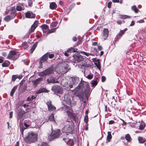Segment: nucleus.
Returning <instances> with one entry per match:
<instances>
[{
	"mask_svg": "<svg viewBox=\"0 0 146 146\" xmlns=\"http://www.w3.org/2000/svg\"><path fill=\"white\" fill-rule=\"evenodd\" d=\"M17 78V76L15 75H13L12 76V80L14 81Z\"/></svg>",
	"mask_w": 146,
	"mask_h": 146,
	"instance_id": "47",
	"label": "nucleus"
},
{
	"mask_svg": "<svg viewBox=\"0 0 146 146\" xmlns=\"http://www.w3.org/2000/svg\"><path fill=\"white\" fill-rule=\"evenodd\" d=\"M64 100L66 103L69 105H71V102L70 96L68 94H66L64 95Z\"/></svg>",
	"mask_w": 146,
	"mask_h": 146,
	"instance_id": "13",
	"label": "nucleus"
},
{
	"mask_svg": "<svg viewBox=\"0 0 146 146\" xmlns=\"http://www.w3.org/2000/svg\"><path fill=\"white\" fill-rule=\"evenodd\" d=\"M54 72L53 66H51L46 69L45 70L39 73L38 75L41 77L46 76Z\"/></svg>",
	"mask_w": 146,
	"mask_h": 146,
	"instance_id": "4",
	"label": "nucleus"
},
{
	"mask_svg": "<svg viewBox=\"0 0 146 146\" xmlns=\"http://www.w3.org/2000/svg\"><path fill=\"white\" fill-rule=\"evenodd\" d=\"M36 27L34 25H33L31 27V29L29 31L28 33L27 34L26 36L27 37H28L30 34L33 32Z\"/></svg>",
	"mask_w": 146,
	"mask_h": 146,
	"instance_id": "20",
	"label": "nucleus"
},
{
	"mask_svg": "<svg viewBox=\"0 0 146 146\" xmlns=\"http://www.w3.org/2000/svg\"><path fill=\"white\" fill-rule=\"evenodd\" d=\"M76 96L78 97L81 100H83L84 95H83L78 94L76 95Z\"/></svg>",
	"mask_w": 146,
	"mask_h": 146,
	"instance_id": "43",
	"label": "nucleus"
},
{
	"mask_svg": "<svg viewBox=\"0 0 146 146\" xmlns=\"http://www.w3.org/2000/svg\"><path fill=\"white\" fill-rule=\"evenodd\" d=\"M38 43V42H36L33 45L32 47L31 48L30 50V53L32 54L33 53V52L37 46Z\"/></svg>",
	"mask_w": 146,
	"mask_h": 146,
	"instance_id": "21",
	"label": "nucleus"
},
{
	"mask_svg": "<svg viewBox=\"0 0 146 146\" xmlns=\"http://www.w3.org/2000/svg\"><path fill=\"white\" fill-rule=\"evenodd\" d=\"M111 138L112 136L111 134V132H108V135L107 137L106 143H107V142L110 141Z\"/></svg>",
	"mask_w": 146,
	"mask_h": 146,
	"instance_id": "27",
	"label": "nucleus"
},
{
	"mask_svg": "<svg viewBox=\"0 0 146 146\" xmlns=\"http://www.w3.org/2000/svg\"><path fill=\"white\" fill-rule=\"evenodd\" d=\"M73 129L72 125L67 124L62 128V131L63 133H71L72 132Z\"/></svg>",
	"mask_w": 146,
	"mask_h": 146,
	"instance_id": "6",
	"label": "nucleus"
},
{
	"mask_svg": "<svg viewBox=\"0 0 146 146\" xmlns=\"http://www.w3.org/2000/svg\"><path fill=\"white\" fill-rule=\"evenodd\" d=\"M42 78L40 77L36 80L32 81V82L33 87L35 88H36L37 85L40 83V82L42 81Z\"/></svg>",
	"mask_w": 146,
	"mask_h": 146,
	"instance_id": "14",
	"label": "nucleus"
},
{
	"mask_svg": "<svg viewBox=\"0 0 146 146\" xmlns=\"http://www.w3.org/2000/svg\"><path fill=\"white\" fill-rule=\"evenodd\" d=\"M93 77V75H92L90 74L88 75L87 76V78L89 79H91Z\"/></svg>",
	"mask_w": 146,
	"mask_h": 146,
	"instance_id": "55",
	"label": "nucleus"
},
{
	"mask_svg": "<svg viewBox=\"0 0 146 146\" xmlns=\"http://www.w3.org/2000/svg\"><path fill=\"white\" fill-rule=\"evenodd\" d=\"M41 146H49L47 144L45 143H42Z\"/></svg>",
	"mask_w": 146,
	"mask_h": 146,
	"instance_id": "60",
	"label": "nucleus"
},
{
	"mask_svg": "<svg viewBox=\"0 0 146 146\" xmlns=\"http://www.w3.org/2000/svg\"><path fill=\"white\" fill-rule=\"evenodd\" d=\"M42 62H42V61H41L40 60L39 62V66L38 67V68H42Z\"/></svg>",
	"mask_w": 146,
	"mask_h": 146,
	"instance_id": "50",
	"label": "nucleus"
},
{
	"mask_svg": "<svg viewBox=\"0 0 146 146\" xmlns=\"http://www.w3.org/2000/svg\"><path fill=\"white\" fill-rule=\"evenodd\" d=\"M60 130L58 129L52 130V132L48 136V138L50 141H52L58 138L61 135Z\"/></svg>",
	"mask_w": 146,
	"mask_h": 146,
	"instance_id": "3",
	"label": "nucleus"
},
{
	"mask_svg": "<svg viewBox=\"0 0 146 146\" xmlns=\"http://www.w3.org/2000/svg\"><path fill=\"white\" fill-rule=\"evenodd\" d=\"M114 122V121L113 120H110V121L109 122V124H112Z\"/></svg>",
	"mask_w": 146,
	"mask_h": 146,
	"instance_id": "63",
	"label": "nucleus"
},
{
	"mask_svg": "<svg viewBox=\"0 0 146 146\" xmlns=\"http://www.w3.org/2000/svg\"><path fill=\"white\" fill-rule=\"evenodd\" d=\"M131 9L136 13H137L139 11L138 9L137 8L136 5H133L131 7Z\"/></svg>",
	"mask_w": 146,
	"mask_h": 146,
	"instance_id": "34",
	"label": "nucleus"
},
{
	"mask_svg": "<svg viewBox=\"0 0 146 146\" xmlns=\"http://www.w3.org/2000/svg\"><path fill=\"white\" fill-rule=\"evenodd\" d=\"M67 114L68 115V116L70 117H73V113L69 111H66Z\"/></svg>",
	"mask_w": 146,
	"mask_h": 146,
	"instance_id": "40",
	"label": "nucleus"
},
{
	"mask_svg": "<svg viewBox=\"0 0 146 146\" xmlns=\"http://www.w3.org/2000/svg\"><path fill=\"white\" fill-rule=\"evenodd\" d=\"M25 17L26 18H33L35 17V15L33 14V13L30 11H27L25 14Z\"/></svg>",
	"mask_w": 146,
	"mask_h": 146,
	"instance_id": "17",
	"label": "nucleus"
},
{
	"mask_svg": "<svg viewBox=\"0 0 146 146\" xmlns=\"http://www.w3.org/2000/svg\"><path fill=\"white\" fill-rule=\"evenodd\" d=\"M106 80V78L104 76H102V82H104Z\"/></svg>",
	"mask_w": 146,
	"mask_h": 146,
	"instance_id": "59",
	"label": "nucleus"
},
{
	"mask_svg": "<svg viewBox=\"0 0 146 146\" xmlns=\"http://www.w3.org/2000/svg\"><path fill=\"white\" fill-rule=\"evenodd\" d=\"M92 84L93 86H95L96 85L98 84V82L97 80H92Z\"/></svg>",
	"mask_w": 146,
	"mask_h": 146,
	"instance_id": "44",
	"label": "nucleus"
},
{
	"mask_svg": "<svg viewBox=\"0 0 146 146\" xmlns=\"http://www.w3.org/2000/svg\"><path fill=\"white\" fill-rule=\"evenodd\" d=\"M17 88V86H15L12 89L10 93L11 96H13Z\"/></svg>",
	"mask_w": 146,
	"mask_h": 146,
	"instance_id": "32",
	"label": "nucleus"
},
{
	"mask_svg": "<svg viewBox=\"0 0 146 146\" xmlns=\"http://www.w3.org/2000/svg\"><path fill=\"white\" fill-rule=\"evenodd\" d=\"M48 84L50 83H58L59 81H57L56 78H53L52 77H49L46 80Z\"/></svg>",
	"mask_w": 146,
	"mask_h": 146,
	"instance_id": "12",
	"label": "nucleus"
},
{
	"mask_svg": "<svg viewBox=\"0 0 146 146\" xmlns=\"http://www.w3.org/2000/svg\"><path fill=\"white\" fill-rule=\"evenodd\" d=\"M79 82V78L78 77H76L72 79L73 83L74 84V85H76Z\"/></svg>",
	"mask_w": 146,
	"mask_h": 146,
	"instance_id": "24",
	"label": "nucleus"
},
{
	"mask_svg": "<svg viewBox=\"0 0 146 146\" xmlns=\"http://www.w3.org/2000/svg\"><path fill=\"white\" fill-rule=\"evenodd\" d=\"M74 85V84L72 83V84H70L68 85V88H73Z\"/></svg>",
	"mask_w": 146,
	"mask_h": 146,
	"instance_id": "54",
	"label": "nucleus"
},
{
	"mask_svg": "<svg viewBox=\"0 0 146 146\" xmlns=\"http://www.w3.org/2000/svg\"><path fill=\"white\" fill-rule=\"evenodd\" d=\"M42 29L44 32H46L48 29V26L46 25H43L41 26Z\"/></svg>",
	"mask_w": 146,
	"mask_h": 146,
	"instance_id": "28",
	"label": "nucleus"
},
{
	"mask_svg": "<svg viewBox=\"0 0 146 146\" xmlns=\"http://www.w3.org/2000/svg\"><path fill=\"white\" fill-rule=\"evenodd\" d=\"M13 114V111H11L9 113V117L10 118H11L12 117Z\"/></svg>",
	"mask_w": 146,
	"mask_h": 146,
	"instance_id": "61",
	"label": "nucleus"
},
{
	"mask_svg": "<svg viewBox=\"0 0 146 146\" xmlns=\"http://www.w3.org/2000/svg\"><path fill=\"white\" fill-rule=\"evenodd\" d=\"M10 64V62L8 61H5L2 64L3 67H7Z\"/></svg>",
	"mask_w": 146,
	"mask_h": 146,
	"instance_id": "30",
	"label": "nucleus"
},
{
	"mask_svg": "<svg viewBox=\"0 0 146 146\" xmlns=\"http://www.w3.org/2000/svg\"><path fill=\"white\" fill-rule=\"evenodd\" d=\"M48 56L50 58H52L54 56V54H49L48 53Z\"/></svg>",
	"mask_w": 146,
	"mask_h": 146,
	"instance_id": "51",
	"label": "nucleus"
},
{
	"mask_svg": "<svg viewBox=\"0 0 146 146\" xmlns=\"http://www.w3.org/2000/svg\"><path fill=\"white\" fill-rule=\"evenodd\" d=\"M24 7L22 4L20 5L17 6L16 7V9L17 11H21L22 10H24Z\"/></svg>",
	"mask_w": 146,
	"mask_h": 146,
	"instance_id": "23",
	"label": "nucleus"
},
{
	"mask_svg": "<svg viewBox=\"0 0 146 146\" xmlns=\"http://www.w3.org/2000/svg\"><path fill=\"white\" fill-rule=\"evenodd\" d=\"M48 52L46 53L40 58V60L42 62H44L48 60Z\"/></svg>",
	"mask_w": 146,
	"mask_h": 146,
	"instance_id": "19",
	"label": "nucleus"
},
{
	"mask_svg": "<svg viewBox=\"0 0 146 146\" xmlns=\"http://www.w3.org/2000/svg\"><path fill=\"white\" fill-rule=\"evenodd\" d=\"M23 103H24L23 100H21L18 102V104L19 106H21L23 105Z\"/></svg>",
	"mask_w": 146,
	"mask_h": 146,
	"instance_id": "53",
	"label": "nucleus"
},
{
	"mask_svg": "<svg viewBox=\"0 0 146 146\" xmlns=\"http://www.w3.org/2000/svg\"><path fill=\"white\" fill-rule=\"evenodd\" d=\"M48 110L50 111H54L56 109V108L51 104V102L50 101L47 102L46 103Z\"/></svg>",
	"mask_w": 146,
	"mask_h": 146,
	"instance_id": "15",
	"label": "nucleus"
},
{
	"mask_svg": "<svg viewBox=\"0 0 146 146\" xmlns=\"http://www.w3.org/2000/svg\"><path fill=\"white\" fill-rule=\"evenodd\" d=\"M85 90H90V88L89 85H87L86 86V87L85 88Z\"/></svg>",
	"mask_w": 146,
	"mask_h": 146,
	"instance_id": "56",
	"label": "nucleus"
},
{
	"mask_svg": "<svg viewBox=\"0 0 146 146\" xmlns=\"http://www.w3.org/2000/svg\"><path fill=\"white\" fill-rule=\"evenodd\" d=\"M36 97L34 96H29L27 98V101H31L34 99Z\"/></svg>",
	"mask_w": 146,
	"mask_h": 146,
	"instance_id": "37",
	"label": "nucleus"
},
{
	"mask_svg": "<svg viewBox=\"0 0 146 146\" xmlns=\"http://www.w3.org/2000/svg\"><path fill=\"white\" fill-rule=\"evenodd\" d=\"M72 7L71 6H70L69 8L66 9H65V14L68 15L69 13L70 12L71 10Z\"/></svg>",
	"mask_w": 146,
	"mask_h": 146,
	"instance_id": "35",
	"label": "nucleus"
},
{
	"mask_svg": "<svg viewBox=\"0 0 146 146\" xmlns=\"http://www.w3.org/2000/svg\"><path fill=\"white\" fill-rule=\"evenodd\" d=\"M38 23V21H35L33 25H34L35 26H36V27L37 26V25Z\"/></svg>",
	"mask_w": 146,
	"mask_h": 146,
	"instance_id": "58",
	"label": "nucleus"
},
{
	"mask_svg": "<svg viewBox=\"0 0 146 146\" xmlns=\"http://www.w3.org/2000/svg\"><path fill=\"white\" fill-rule=\"evenodd\" d=\"M145 126V125H140L139 126V129L140 130H143L144 129Z\"/></svg>",
	"mask_w": 146,
	"mask_h": 146,
	"instance_id": "52",
	"label": "nucleus"
},
{
	"mask_svg": "<svg viewBox=\"0 0 146 146\" xmlns=\"http://www.w3.org/2000/svg\"><path fill=\"white\" fill-rule=\"evenodd\" d=\"M94 64L96 66H98L100 64V63L99 61V60L97 59L95 62Z\"/></svg>",
	"mask_w": 146,
	"mask_h": 146,
	"instance_id": "46",
	"label": "nucleus"
},
{
	"mask_svg": "<svg viewBox=\"0 0 146 146\" xmlns=\"http://www.w3.org/2000/svg\"><path fill=\"white\" fill-rule=\"evenodd\" d=\"M15 9V7H11V8L9 9L10 12H10V14H12V15H13V13H16V16L17 15V12Z\"/></svg>",
	"mask_w": 146,
	"mask_h": 146,
	"instance_id": "26",
	"label": "nucleus"
},
{
	"mask_svg": "<svg viewBox=\"0 0 146 146\" xmlns=\"http://www.w3.org/2000/svg\"><path fill=\"white\" fill-rule=\"evenodd\" d=\"M67 144L69 145L72 146L74 144L73 140L71 139H68Z\"/></svg>",
	"mask_w": 146,
	"mask_h": 146,
	"instance_id": "33",
	"label": "nucleus"
},
{
	"mask_svg": "<svg viewBox=\"0 0 146 146\" xmlns=\"http://www.w3.org/2000/svg\"><path fill=\"white\" fill-rule=\"evenodd\" d=\"M112 4V2L111 1L109 2L108 4V7L110 8L111 7V5Z\"/></svg>",
	"mask_w": 146,
	"mask_h": 146,
	"instance_id": "57",
	"label": "nucleus"
},
{
	"mask_svg": "<svg viewBox=\"0 0 146 146\" xmlns=\"http://www.w3.org/2000/svg\"><path fill=\"white\" fill-rule=\"evenodd\" d=\"M58 24V22L56 21L53 22L50 25V27L51 28H53L55 27Z\"/></svg>",
	"mask_w": 146,
	"mask_h": 146,
	"instance_id": "36",
	"label": "nucleus"
},
{
	"mask_svg": "<svg viewBox=\"0 0 146 146\" xmlns=\"http://www.w3.org/2000/svg\"><path fill=\"white\" fill-rule=\"evenodd\" d=\"M120 18L121 19H124L126 18H129V17L127 15H120Z\"/></svg>",
	"mask_w": 146,
	"mask_h": 146,
	"instance_id": "41",
	"label": "nucleus"
},
{
	"mask_svg": "<svg viewBox=\"0 0 146 146\" xmlns=\"http://www.w3.org/2000/svg\"><path fill=\"white\" fill-rule=\"evenodd\" d=\"M47 90L45 88H41L36 92V94H39L43 92H46Z\"/></svg>",
	"mask_w": 146,
	"mask_h": 146,
	"instance_id": "25",
	"label": "nucleus"
},
{
	"mask_svg": "<svg viewBox=\"0 0 146 146\" xmlns=\"http://www.w3.org/2000/svg\"><path fill=\"white\" fill-rule=\"evenodd\" d=\"M51 90L54 93L62 94L63 92L62 88L57 85H54L52 87Z\"/></svg>",
	"mask_w": 146,
	"mask_h": 146,
	"instance_id": "5",
	"label": "nucleus"
},
{
	"mask_svg": "<svg viewBox=\"0 0 146 146\" xmlns=\"http://www.w3.org/2000/svg\"><path fill=\"white\" fill-rule=\"evenodd\" d=\"M84 121L86 123L88 122V117L87 115H86L84 118Z\"/></svg>",
	"mask_w": 146,
	"mask_h": 146,
	"instance_id": "49",
	"label": "nucleus"
},
{
	"mask_svg": "<svg viewBox=\"0 0 146 146\" xmlns=\"http://www.w3.org/2000/svg\"><path fill=\"white\" fill-rule=\"evenodd\" d=\"M144 20L143 19L140 20L138 21V22L139 23H144Z\"/></svg>",
	"mask_w": 146,
	"mask_h": 146,
	"instance_id": "62",
	"label": "nucleus"
},
{
	"mask_svg": "<svg viewBox=\"0 0 146 146\" xmlns=\"http://www.w3.org/2000/svg\"><path fill=\"white\" fill-rule=\"evenodd\" d=\"M108 31L107 29H104L103 30V37L104 40H106L108 36Z\"/></svg>",
	"mask_w": 146,
	"mask_h": 146,
	"instance_id": "18",
	"label": "nucleus"
},
{
	"mask_svg": "<svg viewBox=\"0 0 146 146\" xmlns=\"http://www.w3.org/2000/svg\"><path fill=\"white\" fill-rule=\"evenodd\" d=\"M75 50H77V48H73L71 47L68 49L67 50V51L69 52H75Z\"/></svg>",
	"mask_w": 146,
	"mask_h": 146,
	"instance_id": "38",
	"label": "nucleus"
},
{
	"mask_svg": "<svg viewBox=\"0 0 146 146\" xmlns=\"http://www.w3.org/2000/svg\"><path fill=\"white\" fill-rule=\"evenodd\" d=\"M84 87L83 84L80 83L78 86L73 90L77 91L78 92H80L83 90Z\"/></svg>",
	"mask_w": 146,
	"mask_h": 146,
	"instance_id": "16",
	"label": "nucleus"
},
{
	"mask_svg": "<svg viewBox=\"0 0 146 146\" xmlns=\"http://www.w3.org/2000/svg\"><path fill=\"white\" fill-rule=\"evenodd\" d=\"M37 139V135L35 133L31 132L29 133L28 136L24 138L25 141L27 143H30L36 141Z\"/></svg>",
	"mask_w": 146,
	"mask_h": 146,
	"instance_id": "2",
	"label": "nucleus"
},
{
	"mask_svg": "<svg viewBox=\"0 0 146 146\" xmlns=\"http://www.w3.org/2000/svg\"><path fill=\"white\" fill-rule=\"evenodd\" d=\"M22 45L24 48H26L28 47V44L26 42L23 43Z\"/></svg>",
	"mask_w": 146,
	"mask_h": 146,
	"instance_id": "48",
	"label": "nucleus"
},
{
	"mask_svg": "<svg viewBox=\"0 0 146 146\" xmlns=\"http://www.w3.org/2000/svg\"><path fill=\"white\" fill-rule=\"evenodd\" d=\"M84 92L86 96H88L90 93V90H84Z\"/></svg>",
	"mask_w": 146,
	"mask_h": 146,
	"instance_id": "42",
	"label": "nucleus"
},
{
	"mask_svg": "<svg viewBox=\"0 0 146 146\" xmlns=\"http://www.w3.org/2000/svg\"><path fill=\"white\" fill-rule=\"evenodd\" d=\"M13 15L10 14L5 17L4 18V20L6 22H8L12 19H14L16 17V13H13Z\"/></svg>",
	"mask_w": 146,
	"mask_h": 146,
	"instance_id": "10",
	"label": "nucleus"
},
{
	"mask_svg": "<svg viewBox=\"0 0 146 146\" xmlns=\"http://www.w3.org/2000/svg\"><path fill=\"white\" fill-rule=\"evenodd\" d=\"M48 119L49 120L51 121H54L53 114H52L49 116V117L48 118Z\"/></svg>",
	"mask_w": 146,
	"mask_h": 146,
	"instance_id": "39",
	"label": "nucleus"
},
{
	"mask_svg": "<svg viewBox=\"0 0 146 146\" xmlns=\"http://www.w3.org/2000/svg\"><path fill=\"white\" fill-rule=\"evenodd\" d=\"M16 52L14 50L10 51L8 54L7 58L9 59L15 60L17 58Z\"/></svg>",
	"mask_w": 146,
	"mask_h": 146,
	"instance_id": "7",
	"label": "nucleus"
},
{
	"mask_svg": "<svg viewBox=\"0 0 146 146\" xmlns=\"http://www.w3.org/2000/svg\"><path fill=\"white\" fill-rule=\"evenodd\" d=\"M72 40H73L74 41H76L77 40V37H74L73 38Z\"/></svg>",
	"mask_w": 146,
	"mask_h": 146,
	"instance_id": "64",
	"label": "nucleus"
},
{
	"mask_svg": "<svg viewBox=\"0 0 146 146\" xmlns=\"http://www.w3.org/2000/svg\"><path fill=\"white\" fill-rule=\"evenodd\" d=\"M138 140L139 142L140 143H143L146 141V139L141 137H138Z\"/></svg>",
	"mask_w": 146,
	"mask_h": 146,
	"instance_id": "29",
	"label": "nucleus"
},
{
	"mask_svg": "<svg viewBox=\"0 0 146 146\" xmlns=\"http://www.w3.org/2000/svg\"><path fill=\"white\" fill-rule=\"evenodd\" d=\"M17 118L19 119H22L23 117V115L25 113V112L20 108L17 111Z\"/></svg>",
	"mask_w": 146,
	"mask_h": 146,
	"instance_id": "9",
	"label": "nucleus"
},
{
	"mask_svg": "<svg viewBox=\"0 0 146 146\" xmlns=\"http://www.w3.org/2000/svg\"><path fill=\"white\" fill-rule=\"evenodd\" d=\"M68 63L67 62H63L58 65L60 72L62 74H64L68 72L70 69L68 68Z\"/></svg>",
	"mask_w": 146,
	"mask_h": 146,
	"instance_id": "1",
	"label": "nucleus"
},
{
	"mask_svg": "<svg viewBox=\"0 0 146 146\" xmlns=\"http://www.w3.org/2000/svg\"><path fill=\"white\" fill-rule=\"evenodd\" d=\"M49 7L50 9H56L57 6L55 2H53L50 3Z\"/></svg>",
	"mask_w": 146,
	"mask_h": 146,
	"instance_id": "22",
	"label": "nucleus"
},
{
	"mask_svg": "<svg viewBox=\"0 0 146 146\" xmlns=\"http://www.w3.org/2000/svg\"><path fill=\"white\" fill-rule=\"evenodd\" d=\"M73 56L75 60L78 62L82 61L84 60V58L79 53H75L73 55Z\"/></svg>",
	"mask_w": 146,
	"mask_h": 146,
	"instance_id": "8",
	"label": "nucleus"
},
{
	"mask_svg": "<svg viewBox=\"0 0 146 146\" xmlns=\"http://www.w3.org/2000/svg\"><path fill=\"white\" fill-rule=\"evenodd\" d=\"M127 30V28H125L123 30L120 31L119 34L116 36L115 38V40L116 41L118 40L120 38Z\"/></svg>",
	"mask_w": 146,
	"mask_h": 146,
	"instance_id": "11",
	"label": "nucleus"
},
{
	"mask_svg": "<svg viewBox=\"0 0 146 146\" xmlns=\"http://www.w3.org/2000/svg\"><path fill=\"white\" fill-rule=\"evenodd\" d=\"M58 28V27H57V28ZM57 28H52L49 30V32L50 33L54 32L56 31Z\"/></svg>",
	"mask_w": 146,
	"mask_h": 146,
	"instance_id": "45",
	"label": "nucleus"
},
{
	"mask_svg": "<svg viewBox=\"0 0 146 146\" xmlns=\"http://www.w3.org/2000/svg\"><path fill=\"white\" fill-rule=\"evenodd\" d=\"M125 138L127 142H131V139L129 134H126L125 136Z\"/></svg>",
	"mask_w": 146,
	"mask_h": 146,
	"instance_id": "31",
	"label": "nucleus"
}]
</instances>
